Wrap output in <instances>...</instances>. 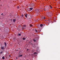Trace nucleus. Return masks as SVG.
<instances>
[{
  "mask_svg": "<svg viewBox=\"0 0 60 60\" xmlns=\"http://www.w3.org/2000/svg\"><path fill=\"white\" fill-rule=\"evenodd\" d=\"M2 58L3 59H4V57L3 56V57H2Z\"/></svg>",
  "mask_w": 60,
  "mask_h": 60,
  "instance_id": "nucleus-15",
  "label": "nucleus"
},
{
  "mask_svg": "<svg viewBox=\"0 0 60 60\" xmlns=\"http://www.w3.org/2000/svg\"><path fill=\"white\" fill-rule=\"evenodd\" d=\"M35 11L37 13L39 12V10L37 9L35 10Z\"/></svg>",
  "mask_w": 60,
  "mask_h": 60,
  "instance_id": "nucleus-2",
  "label": "nucleus"
},
{
  "mask_svg": "<svg viewBox=\"0 0 60 60\" xmlns=\"http://www.w3.org/2000/svg\"><path fill=\"white\" fill-rule=\"evenodd\" d=\"M35 31L36 32H38V31H37V30H36V29L35 30Z\"/></svg>",
  "mask_w": 60,
  "mask_h": 60,
  "instance_id": "nucleus-21",
  "label": "nucleus"
},
{
  "mask_svg": "<svg viewBox=\"0 0 60 60\" xmlns=\"http://www.w3.org/2000/svg\"><path fill=\"white\" fill-rule=\"evenodd\" d=\"M38 30L39 31H41V29H40V28Z\"/></svg>",
  "mask_w": 60,
  "mask_h": 60,
  "instance_id": "nucleus-12",
  "label": "nucleus"
},
{
  "mask_svg": "<svg viewBox=\"0 0 60 60\" xmlns=\"http://www.w3.org/2000/svg\"><path fill=\"white\" fill-rule=\"evenodd\" d=\"M45 19V17H44L43 18V19Z\"/></svg>",
  "mask_w": 60,
  "mask_h": 60,
  "instance_id": "nucleus-26",
  "label": "nucleus"
},
{
  "mask_svg": "<svg viewBox=\"0 0 60 60\" xmlns=\"http://www.w3.org/2000/svg\"><path fill=\"white\" fill-rule=\"evenodd\" d=\"M18 49L16 50V51H18Z\"/></svg>",
  "mask_w": 60,
  "mask_h": 60,
  "instance_id": "nucleus-32",
  "label": "nucleus"
},
{
  "mask_svg": "<svg viewBox=\"0 0 60 60\" xmlns=\"http://www.w3.org/2000/svg\"><path fill=\"white\" fill-rule=\"evenodd\" d=\"M16 59H18V58H17V57H16Z\"/></svg>",
  "mask_w": 60,
  "mask_h": 60,
  "instance_id": "nucleus-33",
  "label": "nucleus"
},
{
  "mask_svg": "<svg viewBox=\"0 0 60 60\" xmlns=\"http://www.w3.org/2000/svg\"><path fill=\"white\" fill-rule=\"evenodd\" d=\"M9 57H11V56L10 55H9Z\"/></svg>",
  "mask_w": 60,
  "mask_h": 60,
  "instance_id": "nucleus-30",
  "label": "nucleus"
},
{
  "mask_svg": "<svg viewBox=\"0 0 60 60\" xmlns=\"http://www.w3.org/2000/svg\"><path fill=\"white\" fill-rule=\"evenodd\" d=\"M40 26L41 27H42V26H43V24H41L40 25Z\"/></svg>",
  "mask_w": 60,
  "mask_h": 60,
  "instance_id": "nucleus-6",
  "label": "nucleus"
},
{
  "mask_svg": "<svg viewBox=\"0 0 60 60\" xmlns=\"http://www.w3.org/2000/svg\"><path fill=\"white\" fill-rule=\"evenodd\" d=\"M53 21L55 22H56V20H53Z\"/></svg>",
  "mask_w": 60,
  "mask_h": 60,
  "instance_id": "nucleus-24",
  "label": "nucleus"
},
{
  "mask_svg": "<svg viewBox=\"0 0 60 60\" xmlns=\"http://www.w3.org/2000/svg\"><path fill=\"white\" fill-rule=\"evenodd\" d=\"M13 21L14 22H15V21H16V19H13Z\"/></svg>",
  "mask_w": 60,
  "mask_h": 60,
  "instance_id": "nucleus-9",
  "label": "nucleus"
},
{
  "mask_svg": "<svg viewBox=\"0 0 60 60\" xmlns=\"http://www.w3.org/2000/svg\"><path fill=\"white\" fill-rule=\"evenodd\" d=\"M30 27H31V26H33V25H32L31 24L30 25Z\"/></svg>",
  "mask_w": 60,
  "mask_h": 60,
  "instance_id": "nucleus-18",
  "label": "nucleus"
},
{
  "mask_svg": "<svg viewBox=\"0 0 60 60\" xmlns=\"http://www.w3.org/2000/svg\"><path fill=\"white\" fill-rule=\"evenodd\" d=\"M35 1H36V0H35Z\"/></svg>",
  "mask_w": 60,
  "mask_h": 60,
  "instance_id": "nucleus-36",
  "label": "nucleus"
},
{
  "mask_svg": "<svg viewBox=\"0 0 60 60\" xmlns=\"http://www.w3.org/2000/svg\"><path fill=\"white\" fill-rule=\"evenodd\" d=\"M14 39H15V38H14Z\"/></svg>",
  "mask_w": 60,
  "mask_h": 60,
  "instance_id": "nucleus-34",
  "label": "nucleus"
},
{
  "mask_svg": "<svg viewBox=\"0 0 60 60\" xmlns=\"http://www.w3.org/2000/svg\"><path fill=\"white\" fill-rule=\"evenodd\" d=\"M21 16L22 17H24V15H22Z\"/></svg>",
  "mask_w": 60,
  "mask_h": 60,
  "instance_id": "nucleus-19",
  "label": "nucleus"
},
{
  "mask_svg": "<svg viewBox=\"0 0 60 60\" xmlns=\"http://www.w3.org/2000/svg\"><path fill=\"white\" fill-rule=\"evenodd\" d=\"M2 16H3V15H2Z\"/></svg>",
  "mask_w": 60,
  "mask_h": 60,
  "instance_id": "nucleus-38",
  "label": "nucleus"
},
{
  "mask_svg": "<svg viewBox=\"0 0 60 60\" xmlns=\"http://www.w3.org/2000/svg\"><path fill=\"white\" fill-rule=\"evenodd\" d=\"M49 7H50V9H52V6H51V5H49Z\"/></svg>",
  "mask_w": 60,
  "mask_h": 60,
  "instance_id": "nucleus-10",
  "label": "nucleus"
},
{
  "mask_svg": "<svg viewBox=\"0 0 60 60\" xmlns=\"http://www.w3.org/2000/svg\"><path fill=\"white\" fill-rule=\"evenodd\" d=\"M41 19H43V17H41Z\"/></svg>",
  "mask_w": 60,
  "mask_h": 60,
  "instance_id": "nucleus-23",
  "label": "nucleus"
},
{
  "mask_svg": "<svg viewBox=\"0 0 60 60\" xmlns=\"http://www.w3.org/2000/svg\"><path fill=\"white\" fill-rule=\"evenodd\" d=\"M17 9H19V6H18L17 7Z\"/></svg>",
  "mask_w": 60,
  "mask_h": 60,
  "instance_id": "nucleus-13",
  "label": "nucleus"
},
{
  "mask_svg": "<svg viewBox=\"0 0 60 60\" xmlns=\"http://www.w3.org/2000/svg\"><path fill=\"white\" fill-rule=\"evenodd\" d=\"M4 30H5V29H4Z\"/></svg>",
  "mask_w": 60,
  "mask_h": 60,
  "instance_id": "nucleus-41",
  "label": "nucleus"
},
{
  "mask_svg": "<svg viewBox=\"0 0 60 60\" xmlns=\"http://www.w3.org/2000/svg\"><path fill=\"white\" fill-rule=\"evenodd\" d=\"M1 1V0H0V1Z\"/></svg>",
  "mask_w": 60,
  "mask_h": 60,
  "instance_id": "nucleus-40",
  "label": "nucleus"
},
{
  "mask_svg": "<svg viewBox=\"0 0 60 60\" xmlns=\"http://www.w3.org/2000/svg\"><path fill=\"white\" fill-rule=\"evenodd\" d=\"M4 46H2L1 47V49H4Z\"/></svg>",
  "mask_w": 60,
  "mask_h": 60,
  "instance_id": "nucleus-3",
  "label": "nucleus"
},
{
  "mask_svg": "<svg viewBox=\"0 0 60 60\" xmlns=\"http://www.w3.org/2000/svg\"><path fill=\"white\" fill-rule=\"evenodd\" d=\"M11 20L12 21V19H11Z\"/></svg>",
  "mask_w": 60,
  "mask_h": 60,
  "instance_id": "nucleus-37",
  "label": "nucleus"
},
{
  "mask_svg": "<svg viewBox=\"0 0 60 60\" xmlns=\"http://www.w3.org/2000/svg\"><path fill=\"white\" fill-rule=\"evenodd\" d=\"M4 44L5 45V46H6V42H4Z\"/></svg>",
  "mask_w": 60,
  "mask_h": 60,
  "instance_id": "nucleus-11",
  "label": "nucleus"
},
{
  "mask_svg": "<svg viewBox=\"0 0 60 60\" xmlns=\"http://www.w3.org/2000/svg\"><path fill=\"white\" fill-rule=\"evenodd\" d=\"M33 8H30L29 11H30L31 10H33Z\"/></svg>",
  "mask_w": 60,
  "mask_h": 60,
  "instance_id": "nucleus-5",
  "label": "nucleus"
},
{
  "mask_svg": "<svg viewBox=\"0 0 60 60\" xmlns=\"http://www.w3.org/2000/svg\"><path fill=\"white\" fill-rule=\"evenodd\" d=\"M22 56V55H20V56Z\"/></svg>",
  "mask_w": 60,
  "mask_h": 60,
  "instance_id": "nucleus-27",
  "label": "nucleus"
},
{
  "mask_svg": "<svg viewBox=\"0 0 60 60\" xmlns=\"http://www.w3.org/2000/svg\"><path fill=\"white\" fill-rule=\"evenodd\" d=\"M26 39V38H22V39L23 40H25Z\"/></svg>",
  "mask_w": 60,
  "mask_h": 60,
  "instance_id": "nucleus-8",
  "label": "nucleus"
},
{
  "mask_svg": "<svg viewBox=\"0 0 60 60\" xmlns=\"http://www.w3.org/2000/svg\"><path fill=\"white\" fill-rule=\"evenodd\" d=\"M48 20L49 21H50V20H49V19H48Z\"/></svg>",
  "mask_w": 60,
  "mask_h": 60,
  "instance_id": "nucleus-28",
  "label": "nucleus"
},
{
  "mask_svg": "<svg viewBox=\"0 0 60 60\" xmlns=\"http://www.w3.org/2000/svg\"><path fill=\"white\" fill-rule=\"evenodd\" d=\"M44 10H45V8H44Z\"/></svg>",
  "mask_w": 60,
  "mask_h": 60,
  "instance_id": "nucleus-29",
  "label": "nucleus"
},
{
  "mask_svg": "<svg viewBox=\"0 0 60 60\" xmlns=\"http://www.w3.org/2000/svg\"><path fill=\"white\" fill-rule=\"evenodd\" d=\"M18 35L19 36H20L21 35V34H19Z\"/></svg>",
  "mask_w": 60,
  "mask_h": 60,
  "instance_id": "nucleus-17",
  "label": "nucleus"
},
{
  "mask_svg": "<svg viewBox=\"0 0 60 60\" xmlns=\"http://www.w3.org/2000/svg\"><path fill=\"white\" fill-rule=\"evenodd\" d=\"M1 15H3V13H2L1 14Z\"/></svg>",
  "mask_w": 60,
  "mask_h": 60,
  "instance_id": "nucleus-31",
  "label": "nucleus"
},
{
  "mask_svg": "<svg viewBox=\"0 0 60 60\" xmlns=\"http://www.w3.org/2000/svg\"><path fill=\"white\" fill-rule=\"evenodd\" d=\"M33 41H34V42H35V41H36V40H35V39H34Z\"/></svg>",
  "mask_w": 60,
  "mask_h": 60,
  "instance_id": "nucleus-16",
  "label": "nucleus"
},
{
  "mask_svg": "<svg viewBox=\"0 0 60 60\" xmlns=\"http://www.w3.org/2000/svg\"><path fill=\"white\" fill-rule=\"evenodd\" d=\"M28 60V59H27V60Z\"/></svg>",
  "mask_w": 60,
  "mask_h": 60,
  "instance_id": "nucleus-39",
  "label": "nucleus"
},
{
  "mask_svg": "<svg viewBox=\"0 0 60 60\" xmlns=\"http://www.w3.org/2000/svg\"><path fill=\"white\" fill-rule=\"evenodd\" d=\"M34 55H37V53L36 52H34Z\"/></svg>",
  "mask_w": 60,
  "mask_h": 60,
  "instance_id": "nucleus-7",
  "label": "nucleus"
},
{
  "mask_svg": "<svg viewBox=\"0 0 60 60\" xmlns=\"http://www.w3.org/2000/svg\"><path fill=\"white\" fill-rule=\"evenodd\" d=\"M50 9V8H49V6H47L46 8H45V9L47 10H49Z\"/></svg>",
  "mask_w": 60,
  "mask_h": 60,
  "instance_id": "nucleus-1",
  "label": "nucleus"
},
{
  "mask_svg": "<svg viewBox=\"0 0 60 60\" xmlns=\"http://www.w3.org/2000/svg\"><path fill=\"white\" fill-rule=\"evenodd\" d=\"M51 15L52 16V15H53V13H51Z\"/></svg>",
  "mask_w": 60,
  "mask_h": 60,
  "instance_id": "nucleus-25",
  "label": "nucleus"
},
{
  "mask_svg": "<svg viewBox=\"0 0 60 60\" xmlns=\"http://www.w3.org/2000/svg\"><path fill=\"white\" fill-rule=\"evenodd\" d=\"M29 50V49H27V51L28 50Z\"/></svg>",
  "mask_w": 60,
  "mask_h": 60,
  "instance_id": "nucleus-22",
  "label": "nucleus"
},
{
  "mask_svg": "<svg viewBox=\"0 0 60 60\" xmlns=\"http://www.w3.org/2000/svg\"><path fill=\"white\" fill-rule=\"evenodd\" d=\"M3 52H0V54H2V53H3Z\"/></svg>",
  "mask_w": 60,
  "mask_h": 60,
  "instance_id": "nucleus-20",
  "label": "nucleus"
},
{
  "mask_svg": "<svg viewBox=\"0 0 60 60\" xmlns=\"http://www.w3.org/2000/svg\"><path fill=\"white\" fill-rule=\"evenodd\" d=\"M28 15V14H27L26 13L25 14V16L26 17V18H27V16Z\"/></svg>",
  "mask_w": 60,
  "mask_h": 60,
  "instance_id": "nucleus-4",
  "label": "nucleus"
},
{
  "mask_svg": "<svg viewBox=\"0 0 60 60\" xmlns=\"http://www.w3.org/2000/svg\"><path fill=\"white\" fill-rule=\"evenodd\" d=\"M23 27H26V26L25 25H23Z\"/></svg>",
  "mask_w": 60,
  "mask_h": 60,
  "instance_id": "nucleus-14",
  "label": "nucleus"
},
{
  "mask_svg": "<svg viewBox=\"0 0 60 60\" xmlns=\"http://www.w3.org/2000/svg\"><path fill=\"white\" fill-rule=\"evenodd\" d=\"M20 56L19 55V57H20Z\"/></svg>",
  "mask_w": 60,
  "mask_h": 60,
  "instance_id": "nucleus-35",
  "label": "nucleus"
}]
</instances>
